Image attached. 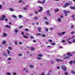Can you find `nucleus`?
<instances>
[{
    "label": "nucleus",
    "mask_w": 75,
    "mask_h": 75,
    "mask_svg": "<svg viewBox=\"0 0 75 75\" xmlns=\"http://www.w3.org/2000/svg\"><path fill=\"white\" fill-rule=\"evenodd\" d=\"M23 37L24 38H28V37L27 36H25V35H23Z\"/></svg>",
    "instance_id": "nucleus-33"
},
{
    "label": "nucleus",
    "mask_w": 75,
    "mask_h": 75,
    "mask_svg": "<svg viewBox=\"0 0 75 75\" xmlns=\"http://www.w3.org/2000/svg\"><path fill=\"white\" fill-rule=\"evenodd\" d=\"M23 55V54H22L21 53H20V54H18V56L19 57H20L21 56H22Z\"/></svg>",
    "instance_id": "nucleus-30"
},
{
    "label": "nucleus",
    "mask_w": 75,
    "mask_h": 75,
    "mask_svg": "<svg viewBox=\"0 0 75 75\" xmlns=\"http://www.w3.org/2000/svg\"><path fill=\"white\" fill-rule=\"evenodd\" d=\"M22 44H23V43H22V42H19L18 43V44L19 45H22Z\"/></svg>",
    "instance_id": "nucleus-38"
},
{
    "label": "nucleus",
    "mask_w": 75,
    "mask_h": 75,
    "mask_svg": "<svg viewBox=\"0 0 75 75\" xmlns=\"http://www.w3.org/2000/svg\"><path fill=\"white\" fill-rule=\"evenodd\" d=\"M50 47H51V46L50 45L48 46L47 47V48H50Z\"/></svg>",
    "instance_id": "nucleus-54"
},
{
    "label": "nucleus",
    "mask_w": 75,
    "mask_h": 75,
    "mask_svg": "<svg viewBox=\"0 0 75 75\" xmlns=\"http://www.w3.org/2000/svg\"><path fill=\"white\" fill-rule=\"evenodd\" d=\"M60 17H61L62 18H64V16H63V15H62L60 16Z\"/></svg>",
    "instance_id": "nucleus-60"
},
{
    "label": "nucleus",
    "mask_w": 75,
    "mask_h": 75,
    "mask_svg": "<svg viewBox=\"0 0 75 75\" xmlns=\"http://www.w3.org/2000/svg\"><path fill=\"white\" fill-rule=\"evenodd\" d=\"M56 60L57 61H61V62H63V60L59 59H56Z\"/></svg>",
    "instance_id": "nucleus-13"
},
{
    "label": "nucleus",
    "mask_w": 75,
    "mask_h": 75,
    "mask_svg": "<svg viewBox=\"0 0 75 75\" xmlns=\"http://www.w3.org/2000/svg\"><path fill=\"white\" fill-rule=\"evenodd\" d=\"M70 57H64V59H68Z\"/></svg>",
    "instance_id": "nucleus-32"
},
{
    "label": "nucleus",
    "mask_w": 75,
    "mask_h": 75,
    "mask_svg": "<svg viewBox=\"0 0 75 75\" xmlns=\"http://www.w3.org/2000/svg\"><path fill=\"white\" fill-rule=\"evenodd\" d=\"M57 20L59 22H61V18H58Z\"/></svg>",
    "instance_id": "nucleus-15"
},
{
    "label": "nucleus",
    "mask_w": 75,
    "mask_h": 75,
    "mask_svg": "<svg viewBox=\"0 0 75 75\" xmlns=\"http://www.w3.org/2000/svg\"><path fill=\"white\" fill-rule=\"evenodd\" d=\"M71 72L72 73V74H75V72L73 71H71Z\"/></svg>",
    "instance_id": "nucleus-56"
},
{
    "label": "nucleus",
    "mask_w": 75,
    "mask_h": 75,
    "mask_svg": "<svg viewBox=\"0 0 75 75\" xmlns=\"http://www.w3.org/2000/svg\"><path fill=\"white\" fill-rule=\"evenodd\" d=\"M47 15H49V16H51V14H50V11L49 10H48L47 11Z\"/></svg>",
    "instance_id": "nucleus-5"
},
{
    "label": "nucleus",
    "mask_w": 75,
    "mask_h": 75,
    "mask_svg": "<svg viewBox=\"0 0 75 75\" xmlns=\"http://www.w3.org/2000/svg\"><path fill=\"white\" fill-rule=\"evenodd\" d=\"M25 31H29V30L27 28H25Z\"/></svg>",
    "instance_id": "nucleus-28"
},
{
    "label": "nucleus",
    "mask_w": 75,
    "mask_h": 75,
    "mask_svg": "<svg viewBox=\"0 0 75 75\" xmlns=\"http://www.w3.org/2000/svg\"><path fill=\"white\" fill-rule=\"evenodd\" d=\"M75 15H74V14H73L72 15V17L73 18H74V17H75Z\"/></svg>",
    "instance_id": "nucleus-42"
},
{
    "label": "nucleus",
    "mask_w": 75,
    "mask_h": 75,
    "mask_svg": "<svg viewBox=\"0 0 75 75\" xmlns=\"http://www.w3.org/2000/svg\"><path fill=\"white\" fill-rule=\"evenodd\" d=\"M71 34H74V32L73 31L71 32Z\"/></svg>",
    "instance_id": "nucleus-59"
},
{
    "label": "nucleus",
    "mask_w": 75,
    "mask_h": 75,
    "mask_svg": "<svg viewBox=\"0 0 75 75\" xmlns=\"http://www.w3.org/2000/svg\"><path fill=\"white\" fill-rule=\"evenodd\" d=\"M38 3H41V1H38Z\"/></svg>",
    "instance_id": "nucleus-47"
},
{
    "label": "nucleus",
    "mask_w": 75,
    "mask_h": 75,
    "mask_svg": "<svg viewBox=\"0 0 75 75\" xmlns=\"http://www.w3.org/2000/svg\"><path fill=\"white\" fill-rule=\"evenodd\" d=\"M73 42H75V39H73Z\"/></svg>",
    "instance_id": "nucleus-63"
},
{
    "label": "nucleus",
    "mask_w": 75,
    "mask_h": 75,
    "mask_svg": "<svg viewBox=\"0 0 75 75\" xmlns=\"http://www.w3.org/2000/svg\"><path fill=\"white\" fill-rule=\"evenodd\" d=\"M7 51H8V54H9L10 53V51H9V50H7Z\"/></svg>",
    "instance_id": "nucleus-39"
},
{
    "label": "nucleus",
    "mask_w": 75,
    "mask_h": 75,
    "mask_svg": "<svg viewBox=\"0 0 75 75\" xmlns=\"http://www.w3.org/2000/svg\"><path fill=\"white\" fill-rule=\"evenodd\" d=\"M35 14H38V12H37V11H35Z\"/></svg>",
    "instance_id": "nucleus-45"
},
{
    "label": "nucleus",
    "mask_w": 75,
    "mask_h": 75,
    "mask_svg": "<svg viewBox=\"0 0 75 75\" xmlns=\"http://www.w3.org/2000/svg\"><path fill=\"white\" fill-rule=\"evenodd\" d=\"M46 30V32H48V29L47 28H46L45 29Z\"/></svg>",
    "instance_id": "nucleus-48"
},
{
    "label": "nucleus",
    "mask_w": 75,
    "mask_h": 75,
    "mask_svg": "<svg viewBox=\"0 0 75 75\" xmlns=\"http://www.w3.org/2000/svg\"><path fill=\"white\" fill-rule=\"evenodd\" d=\"M6 43V41L5 40H4L2 43V44H3V45L5 44Z\"/></svg>",
    "instance_id": "nucleus-16"
},
{
    "label": "nucleus",
    "mask_w": 75,
    "mask_h": 75,
    "mask_svg": "<svg viewBox=\"0 0 75 75\" xmlns=\"http://www.w3.org/2000/svg\"><path fill=\"white\" fill-rule=\"evenodd\" d=\"M2 7V6L1 5V4L0 5V9H1Z\"/></svg>",
    "instance_id": "nucleus-57"
},
{
    "label": "nucleus",
    "mask_w": 75,
    "mask_h": 75,
    "mask_svg": "<svg viewBox=\"0 0 75 75\" xmlns=\"http://www.w3.org/2000/svg\"><path fill=\"white\" fill-rule=\"evenodd\" d=\"M5 28H8V29H10V28H11V26L7 25L5 26Z\"/></svg>",
    "instance_id": "nucleus-6"
},
{
    "label": "nucleus",
    "mask_w": 75,
    "mask_h": 75,
    "mask_svg": "<svg viewBox=\"0 0 75 75\" xmlns=\"http://www.w3.org/2000/svg\"><path fill=\"white\" fill-rule=\"evenodd\" d=\"M69 44H71V43H72V42H71L70 41H68L67 42Z\"/></svg>",
    "instance_id": "nucleus-52"
},
{
    "label": "nucleus",
    "mask_w": 75,
    "mask_h": 75,
    "mask_svg": "<svg viewBox=\"0 0 75 75\" xmlns=\"http://www.w3.org/2000/svg\"><path fill=\"white\" fill-rule=\"evenodd\" d=\"M42 55L41 54H39L38 55V57H42Z\"/></svg>",
    "instance_id": "nucleus-19"
},
{
    "label": "nucleus",
    "mask_w": 75,
    "mask_h": 75,
    "mask_svg": "<svg viewBox=\"0 0 75 75\" xmlns=\"http://www.w3.org/2000/svg\"><path fill=\"white\" fill-rule=\"evenodd\" d=\"M70 9H73V10H75V8L72 6H70Z\"/></svg>",
    "instance_id": "nucleus-14"
},
{
    "label": "nucleus",
    "mask_w": 75,
    "mask_h": 75,
    "mask_svg": "<svg viewBox=\"0 0 75 75\" xmlns=\"http://www.w3.org/2000/svg\"><path fill=\"white\" fill-rule=\"evenodd\" d=\"M8 49H9V50H12V48L11 47L9 46L8 47Z\"/></svg>",
    "instance_id": "nucleus-23"
},
{
    "label": "nucleus",
    "mask_w": 75,
    "mask_h": 75,
    "mask_svg": "<svg viewBox=\"0 0 75 75\" xmlns=\"http://www.w3.org/2000/svg\"><path fill=\"white\" fill-rule=\"evenodd\" d=\"M31 39H33L34 38V37L32 36L30 37Z\"/></svg>",
    "instance_id": "nucleus-40"
},
{
    "label": "nucleus",
    "mask_w": 75,
    "mask_h": 75,
    "mask_svg": "<svg viewBox=\"0 0 75 75\" xmlns=\"http://www.w3.org/2000/svg\"><path fill=\"white\" fill-rule=\"evenodd\" d=\"M65 33V32H63L62 33V34L63 35Z\"/></svg>",
    "instance_id": "nucleus-53"
},
{
    "label": "nucleus",
    "mask_w": 75,
    "mask_h": 75,
    "mask_svg": "<svg viewBox=\"0 0 75 75\" xmlns=\"http://www.w3.org/2000/svg\"><path fill=\"white\" fill-rule=\"evenodd\" d=\"M69 63H70V64H72V63H73V61H70L69 62Z\"/></svg>",
    "instance_id": "nucleus-35"
},
{
    "label": "nucleus",
    "mask_w": 75,
    "mask_h": 75,
    "mask_svg": "<svg viewBox=\"0 0 75 75\" xmlns=\"http://www.w3.org/2000/svg\"><path fill=\"white\" fill-rule=\"evenodd\" d=\"M29 67L30 68H32V69L34 68V66L31 64L30 65Z\"/></svg>",
    "instance_id": "nucleus-10"
},
{
    "label": "nucleus",
    "mask_w": 75,
    "mask_h": 75,
    "mask_svg": "<svg viewBox=\"0 0 75 75\" xmlns=\"http://www.w3.org/2000/svg\"><path fill=\"white\" fill-rule=\"evenodd\" d=\"M37 35H41V33H37L36 34Z\"/></svg>",
    "instance_id": "nucleus-36"
},
{
    "label": "nucleus",
    "mask_w": 75,
    "mask_h": 75,
    "mask_svg": "<svg viewBox=\"0 0 75 75\" xmlns=\"http://www.w3.org/2000/svg\"><path fill=\"white\" fill-rule=\"evenodd\" d=\"M6 16L4 15H2V18H0V21H4V19L6 18Z\"/></svg>",
    "instance_id": "nucleus-2"
},
{
    "label": "nucleus",
    "mask_w": 75,
    "mask_h": 75,
    "mask_svg": "<svg viewBox=\"0 0 75 75\" xmlns=\"http://www.w3.org/2000/svg\"><path fill=\"white\" fill-rule=\"evenodd\" d=\"M12 17L13 18H17V16L14 15L12 16Z\"/></svg>",
    "instance_id": "nucleus-24"
},
{
    "label": "nucleus",
    "mask_w": 75,
    "mask_h": 75,
    "mask_svg": "<svg viewBox=\"0 0 75 75\" xmlns=\"http://www.w3.org/2000/svg\"><path fill=\"white\" fill-rule=\"evenodd\" d=\"M45 24H46L47 25H48V24H49V23L47 22H45Z\"/></svg>",
    "instance_id": "nucleus-37"
},
{
    "label": "nucleus",
    "mask_w": 75,
    "mask_h": 75,
    "mask_svg": "<svg viewBox=\"0 0 75 75\" xmlns=\"http://www.w3.org/2000/svg\"><path fill=\"white\" fill-rule=\"evenodd\" d=\"M62 42H66V41H65V40H63L62 41Z\"/></svg>",
    "instance_id": "nucleus-44"
},
{
    "label": "nucleus",
    "mask_w": 75,
    "mask_h": 75,
    "mask_svg": "<svg viewBox=\"0 0 75 75\" xmlns=\"http://www.w3.org/2000/svg\"><path fill=\"white\" fill-rule=\"evenodd\" d=\"M27 8L26 7H24V8H22L23 10H26Z\"/></svg>",
    "instance_id": "nucleus-26"
},
{
    "label": "nucleus",
    "mask_w": 75,
    "mask_h": 75,
    "mask_svg": "<svg viewBox=\"0 0 75 75\" xmlns=\"http://www.w3.org/2000/svg\"><path fill=\"white\" fill-rule=\"evenodd\" d=\"M67 56H70V57H72L73 55L72 54L70 53H68L67 54Z\"/></svg>",
    "instance_id": "nucleus-8"
},
{
    "label": "nucleus",
    "mask_w": 75,
    "mask_h": 75,
    "mask_svg": "<svg viewBox=\"0 0 75 75\" xmlns=\"http://www.w3.org/2000/svg\"><path fill=\"white\" fill-rule=\"evenodd\" d=\"M36 24L37 25H38L39 24V23H38L37 22L36 23Z\"/></svg>",
    "instance_id": "nucleus-61"
},
{
    "label": "nucleus",
    "mask_w": 75,
    "mask_h": 75,
    "mask_svg": "<svg viewBox=\"0 0 75 75\" xmlns=\"http://www.w3.org/2000/svg\"><path fill=\"white\" fill-rule=\"evenodd\" d=\"M61 68L63 71H67V68L65 67L62 66Z\"/></svg>",
    "instance_id": "nucleus-4"
},
{
    "label": "nucleus",
    "mask_w": 75,
    "mask_h": 75,
    "mask_svg": "<svg viewBox=\"0 0 75 75\" xmlns=\"http://www.w3.org/2000/svg\"><path fill=\"white\" fill-rule=\"evenodd\" d=\"M39 8H40V10H38V12H41V11H42V8H43V7L42 6H39Z\"/></svg>",
    "instance_id": "nucleus-3"
},
{
    "label": "nucleus",
    "mask_w": 75,
    "mask_h": 75,
    "mask_svg": "<svg viewBox=\"0 0 75 75\" xmlns=\"http://www.w3.org/2000/svg\"><path fill=\"white\" fill-rule=\"evenodd\" d=\"M37 59H41V58L40 57H38Z\"/></svg>",
    "instance_id": "nucleus-58"
},
{
    "label": "nucleus",
    "mask_w": 75,
    "mask_h": 75,
    "mask_svg": "<svg viewBox=\"0 0 75 75\" xmlns=\"http://www.w3.org/2000/svg\"><path fill=\"white\" fill-rule=\"evenodd\" d=\"M45 0H42V1H41V3L42 4H45Z\"/></svg>",
    "instance_id": "nucleus-9"
},
{
    "label": "nucleus",
    "mask_w": 75,
    "mask_h": 75,
    "mask_svg": "<svg viewBox=\"0 0 75 75\" xmlns=\"http://www.w3.org/2000/svg\"><path fill=\"white\" fill-rule=\"evenodd\" d=\"M40 75H44V73H43L42 74H41Z\"/></svg>",
    "instance_id": "nucleus-64"
},
{
    "label": "nucleus",
    "mask_w": 75,
    "mask_h": 75,
    "mask_svg": "<svg viewBox=\"0 0 75 75\" xmlns=\"http://www.w3.org/2000/svg\"><path fill=\"white\" fill-rule=\"evenodd\" d=\"M5 21H8V20L7 19V18H5Z\"/></svg>",
    "instance_id": "nucleus-49"
},
{
    "label": "nucleus",
    "mask_w": 75,
    "mask_h": 75,
    "mask_svg": "<svg viewBox=\"0 0 75 75\" xmlns=\"http://www.w3.org/2000/svg\"><path fill=\"white\" fill-rule=\"evenodd\" d=\"M22 27H23V26H20L19 27V28H22Z\"/></svg>",
    "instance_id": "nucleus-62"
},
{
    "label": "nucleus",
    "mask_w": 75,
    "mask_h": 75,
    "mask_svg": "<svg viewBox=\"0 0 75 75\" xmlns=\"http://www.w3.org/2000/svg\"><path fill=\"white\" fill-rule=\"evenodd\" d=\"M7 35L6 33H4V35L2 36V37H6V36H7Z\"/></svg>",
    "instance_id": "nucleus-22"
},
{
    "label": "nucleus",
    "mask_w": 75,
    "mask_h": 75,
    "mask_svg": "<svg viewBox=\"0 0 75 75\" xmlns=\"http://www.w3.org/2000/svg\"><path fill=\"white\" fill-rule=\"evenodd\" d=\"M30 50H31L32 51H33V50H35V48H33V47H31L30 48Z\"/></svg>",
    "instance_id": "nucleus-12"
},
{
    "label": "nucleus",
    "mask_w": 75,
    "mask_h": 75,
    "mask_svg": "<svg viewBox=\"0 0 75 75\" xmlns=\"http://www.w3.org/2000/svg\"><path fill=\"white\" fill-rule=\"evenodd\" d=\"M7 75H11V74H10V73H7Z\"/></svg>",
    "instance_id": "nucleus-43"
},
{
    "label": "nucleus",
    "mask_w": 75,
    "mask_h": 75,
    "mask_svg": "<svg viewBox=\"0 0 75 75\" xmlns=\"http://www.w3.org/2000/svg\"><path fill=\"white\" fill-rule=\"evenodd\" d=\"M38 17L37 16H35L34 17V20H38Z\"/></svg>",
    "instance_id": "nucleus-17"
},
{
    "label": "nucleus",
    "mask_w": 75,
    "mask_h": 75,
    "mask_svg": "<svg viewBox=\"0 0 75 75\" xmlns=\"http://www.w3.org/2000/svg\"><path fill=\"white\" fill-rule=\"evenodd\" d=\"M57 34H58L59 35H62V33H57Z\"/></svg>",
    "instance_id": "nucleus-46"
},
{
    "label": "nucleus",
    "mask_w": 75,
    "mask_h": 75,
    "mask_svg": "<svg viewBox=\"0 0 75 75\" xmlns=\"http://www.w3.org/2000/svg\"><path fill=\"white\" fill-rule=\"evenodd\" d=\"M48 41L50 42H52V40L51 39L48 40Z\"/></svg>",
    "instance_id": "nucleus-25"
},
{
    "label": "nucleus",
    "mask_w": 75,
    "mask_h": 75,
    "mask_svg": "<svg viewBox=\"0 0 75 75\" xmlns=\"http://www.w3.org/2000/svg\"><path fill=\"white\" fill-rule=\"evenodd\" d=\"M64 13L65 14V16H67V13H66L65 12H64Z\"/></svg>",
    "instance_id": "nucleus-50"
},
{
    "label": "nucleus",
    "mask_w": 75,
    "mask_h": 75,
    "mask_svg": "<svg viewBox=\"0 0 75 75\" xmlns=\"http://www.w3.org/2000/svg\"><path fill=\"white\" fill-rule=\"evenodd\" d=\"M3 55H4V56H5V57H7V53H4Z\"/></svg>",
    "instance_id": "nucleus-21"
},
{
    "label": "nucleus",
    "mask_w": 75,
    "mask_h": 75,
    "mask_svg": "<svg viewBox=\"0 0 75 75\" xmlns=\"http://www.w3.org/2000/svg\"><path fill=\"white\" fill-rule=\"evenodd\" d=\"M74 28V25H72L71 26V28Z\"/></svg>",
    "instance_id": "nucleus-51"
},
{
    "label": "nucleus",
    "mask_w": 75,
    "mask_h": 75,
    "mask_svg": "<svg viewBox=\"0 0 75 75\" xmlns=\"http://www.w3.org/2000/svg\"><path fill=\"white\" fill-rule=\"evenodd\" d=\"M63 11L66 13H71V11H66L65 10H63Z\"/></svg>",
    "instance_id": "nucleus-7"
},
{
    "label": "nucleus",
    "mask_w": 75,
    "mask_h": 75,
    "mask_svg": "<svg viewBox=\"0 0 75 75\" xmlns=\"http://www.w3.org/2000/svg\"><path fill=\"white\" fill-rule=\"evenodd\" d=\"M59 9H56L55 10H54L55 12H58L59 11Z\"/></svg>",
    "instance_id": "nucleus-18"
},
{
    "label": "nucleus",
    "mask_w": 75,
    "mask_h": 75,
    "mask_svg": "<svg viewBox=\"0 0 75 75\" xmlns=\"http://www.w3.org/2000/svg\"><path fill=\"white\" fill-rule=\"evenodd\" d=\"M14 31L15 32V33H17L18 32V30L17 29H15L14 30Z\"/></svg>",
    "instance_id": "nucleus-20"
},
{
    "label": "nucleus",
    "mask_w": 75,
    "mask_h": 75,
    "mask_svg": "<svg viewBox=\"0 0 75 75\" xmlns=\"http://www.w3.org/2000/svg\"><path fill=\"white\" fill-rule=\"evenodd\" d=\"M56 44V43H51L50 44L51 45H55Z\"/></svg>",
    "instance_id": "nucleus-27"
},
{
    "label": "nucleus",
    "mask_w": 75,
    "mask_h": 75,
    "mask_svg": "<svg viewBox=\"0 0 75 75\" xmlns=\"http://www.w3.org/2000/svg\"><path fill=\"white\" fill-rule=\"evenodd\" d=\"M9 9L10 10V11H14L13 9L12 8H10Z\"/></svg>",
    "instance_id": "nucleus-29"
},
{
    "label": "nucleus",
    "mask_w": 75,
    "mask_h": 75,
    "mask_svg": "<svg viewBox=\"0 0 75 75\" xmlns=\"http://www.w3.org/2000/svg\"><path fill=\"white\" fill-rule=\"evenodd\" d=\"M69 6V3H66L63 6V8H66V7H67V6Z\"/></svg>",
    "instance_id": "nucleus-1"
},
{
    "label": "nucleus",
    "mask_w": 75,
    "mask_h": 75,
    "mask_svg": "<svg viewBox=\"0 0 75 75\" xmlns=\"http://www.w3.org/2000/svg\"><path fill=\"white\" fill-rule=\"evenodd\" d=\"M65 75H68V73L67 72L64 73Z\"/></svg>",
    "instance_id": "nucleus-55"
},
{
    "label": "nucleus",
    "mask_w": 75,
    "mask_h": 75,
    "mask_svg": "<svg viewBox=\"0 0 75 75\" xmlns=\"http://www.w3.org/2000/svg\"><path fill=\"white\" fill-rule=\"evenodd\" d=\"M42 36L43 37H46V35H45V34H43L42 35Z\"/></svg>",
    "instance_id": "nucleus-34"
},
{
    "label": "nucleus",
    "mask_w": 75,
    "mask_h": 75,
    "mask_svg": "<svg viewBox=\"0 0 75 75\" xmlns=\"http://www.w3.org/2000/svg\"><path fill=\"white\" fill-rule=\"evenodd\" d=\"M38 30L39 32H41V28L40 27L38 28Z\"/></svg>",
    "instance_id": "nucleus-11"
},
{
    "label": "nucleus",
    "mask_w": 75,
    "mask_h": 75,
    "mask_svg": "<svg viewBox=\"0 0 75 75\" xmlns=\"http://www.w3.org/2000/svg\"><path fill=\"white\" fill-rule=\"evenodd\" d=\"M23 17V16L22 15H20L18 16L19 18H21L22 17Z\"/></svg>",
    "instance_id": "nucleus-31"
},
{
    "label": "nucleus",
    "mask_w": 75,
    "mask_h": 75,
    "mask_svg": "<svg viewBox=\"0 0 75 75\" xmlns=\"http://www.w3.org/2000/svg\"><path fill=\"white\" fill-rule=\"evenodd\" d=\"M15 45H17V44H18L17 41H16L15 42Z\"/></svg>",
    "instance_id": "nucleus-41"
}]
</instances>
